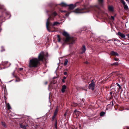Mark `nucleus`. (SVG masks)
Masks as SVG:
<instances>
[{"label":"nucleus","instance_id":"79ce46f5","mask_svg":"<svg viewBox=\"0 0 129 129\" xmlns=\"http://www.w3.org/2000/svg\"><path fill=\"white\" fill-rule=\"evenodd\" d=\"M62 12H65V11H61Z\"/></svg>","mask_w":129,"mask_h":129},{"label":"nucleus","instance_id":"f704fd0d","mask_svg":"<svg viewBox=\"0 0 129 129\" xmlns=\"http://www.w3.org/2000/svg\"><path fill=\"white\" fill-rule=\"evenodd\" d=\"M113 105H114V104H113V102H112V106H113Z\"/></svg>","mask_w":129,"mask_h":129},{"label":"nucleus","instance_id":"4c0bfd02","mask_svg":"<svg viewBox=\"0 0 129 129\" xmlns=\"http://www.w3.org/2000/svg\"><path fill=\"white\" fill-rule=\"evenodd\" d=\"M69 15V14H66V16H68V15Z\"/></svg>","mask_w":129,"mask_h":129},{"label":"nucleus","instance_id":"a878e982","mask_svg":"<svg viewBox=\"0 0 129 129\" xmlns=\"http://www.w3.org/2000/svg\"><path fill=\"white\" fill-rule=\"evenodd\" d=\"M111 19L113 20H114V16H111Z\"/></svg>","mask_w":129,"mask_h":129},{"label":"nucleus","instance_id":"2eb2a0df","mask_svg":"<svg viewBox=\"0 0 129 129\" xmlns=\"http://www.w3.org/2000/svg\"><path fill=\"white\" fill-rule=\"evenodd\" d=\"M59 24H60L59 23L57 22H55L53 23L52 24V25L53 26H55Z\"/></svg>","mask_w":129,"mask_h":129},{"label":"nucleus","instance_id":"49530a36","mask_svg":"<svg viewBox=\"0 0 129 129\" xmlns=\"http://www.w3.org/2000/svg\"><path fill=\"white\" fill-rule=\"evenodd\" d=\"M126 1H127L128 0H126Z\"/></svg>","mask_w":129,"mask_h":129},{"label":"nucleus","instance_id":"bb28decb","mask_svg":"<svg viewBox=\"0 0 129 129\" xmlns=\"http://www.w3.org/2000/svg\"><path fill=\"white\" fill-rule=\"evenodd\" d=\"M55 127L57 128V121H56L55 122Z\"/></svg>","mask_w":129,"mask_h":129},{"label":"nucleus","instance_id":"a211bd4d","mask_svg":"<svg viewBox=\"0 0 129 129\" xmlns=\"http://www.w3.org/2000/svg\"><path fill=\"white\" fill-rule=\"evenodd\" d=\"M68 62V59H66L64 64V66H66Z\"/></svg>","mask_w":129,"mask_h":129},{"label":"nucleus","instance_id":"c9c22d12","mask_svg":"<svg viewBox=\"0 0 129 129\" xmlns=\"http://www.w3.org/2000/svg\"><path fill=\"white\" fill-rule=\"evenodd\" d=\"M66 77H63V79H66Z\"/></svg>","mask_w":129,"mask_h":129},{"label":"nucleus","instance_id":"ddd939ff","mask_svg":"<svg viewBox=\"0 0 129 129\" xmlns=\"http://www.w3.org/2000/svg\"><path fill=\"white\" fill-rule=\"evenodd\" d=\"M66 85H64L62 86V88L61 89V91L62 92H64L65 91V89H66Z\"/></svg>","mask_w":129,"mask_h":129},{"label":"nucleus","instance_id":"393cba45","mask_svg":"<svg viewBox=\"0 0 129 129\" xmlns=\"http://www.w3.org/2000/svg\"><path fill=\"white\" fill-rule=\"evenodd\" d=\"M114 60L116 61H119V59L118 58H114Z\"/></svg>","mask_w":129,"mask_h":129},{"label":"nucleus","instance_id":"c756f323","mask_svg":"<svg viewBox=\"0 0 129 129\" xmlns=\"http://www.w3.org/2000/svg\"><path fill=\"white\" fill-rule=\"evenodd\" d=\"M74 112H75L76 113V114L77 113H78L80 112L79 111H76V110H75V111H74Z\"/></svg>","mask_w":129,"mask_h":129},{"label":"nucleus","instance_id":"412c9836","mask_svg":"<svg viewBox=\"0 0 129 129\" xmlns=\"http://www.w3.org/2000/svg\"><path fill=\"white\" fill-rule=\"evenodd\" d=\"M57 36L58 38V42H60V36L59 35H57Z\"/></svg>","mask_w":129,"mask_h":129},{"label":"nucleus","instance_id":"a18cd8bd","mask_svg":"<svg viewBox=\"0 0 129 129\" xmlns=\"http://www.w3.org/2000/svg\"><path fill=\"white\" fill-rule=\"evenodd\" d=\"M93 7V6H91V7Z\"/></svg>","mask_w":129,"mask_h":129},{"label":"nucleus","instance_id":"1a4fd4ad","mask_svg":"<svg viewBox=\"0 0 129 129\" xmlns=\"http://www.w3.org/2000/svg\"><path fill=\"white\" fill-rule=\"evenodd\" d=\"M110 54L112 56H118V54L116 52H114V51H111L110 52Z\"/></svg>","mask_w":129,"mask_h":129},{"label":"nucleus","instance_id":"58836bf2","mask_svg":"<svg viewBox=\"0 0 129 129\" xmlns=\"http://www.w3.org/2000/svg\"><path fill=\"white\" fill-rule=\"evenodd\" d=\"M47 83H48V82H47V81H46V82H45V84H46Z\"/></svg>","mask_w":129,"mask_h":129},{"label":"nucleus","instance_id":"72a5a7b5","mask_svg":"<svg viewBox=\"0 0 129 129\" xmlns=\"http://www.w3.org/2000/svg\"><path fill=\"white\" fill-rule=\"evenodd\" d=\"M23 69L22 68H20V70H23Z\"/></svg>","mask_w":129,"mask_h":129},{"label":"nucleus","instance_id":"cd10ccee","mask_svg":"<svg viewBox=\"0 0 129 129\" xmlns=\"http://www.w3.org/2000/svg\"><path fill=\"white\" fill-rule=\"evenodd\" d=\"M2 50H1V51L2 52V51H5V50L3 47H2Z\"/></svg>","mask_w":129,"mask_h":129},{"label":"nucleus","instance_id":"39448f33","mask_svg":"<svg viewBox=\"0 0 129 129\" xmlns=\"http://www.w3.org/2000/svg\"><path fill=\"white\" fill-rule=\"evenodd\" d=\"M83 10V9H80L79 8H77L74 10L73 12L76 13H83L86 12H82V11Z\"/></svg>","mask_w":129,"mask_h":129},{"label":"nucleus","instance_id":"9d476101","mask_svg":"<svg viewBox=\"0 0 129 129\" xmlns=\"http://www.w3.org/2000/svg\"><path fill=\"white\" fill-rule=\"evenodd\" d=\"M68 6H69V9L71 10L73 9L76 6V4H75L74 5L73 4H71L69 5H68Z\"/></svg>","mask_w":129,"mask_h":129},{"label":"nucleus","instance_id":"b1692460","mask_svg":"<svg viewBox=\"0 0 129 129\" xmlns=\"http://www.w3.org/2000/svg\"><path fill=\"white\" fill-rule=\"evenodd\" d=\"M99 2L101 4H102L103 2V0H98Z\"/></svg>","mask_w":129,"mask_h":129},{"label":"nucleus","instance_id":"9b49d317","mask_svg":"<svg viewBox=\"0 0 129 129\" xmlns=\"http://www.w3.org/2000/svg\"><path fill=\"white\" fill-rule=\"evenodd\" d=\"M108 10L109 11L113 12L114 10L112 6H109L108 7Z\"/></svg>","mask_w":129,"mask_h":129},{"label":"nucleus","instance_id":"423d86ee","mask_svg":"<svg viewBox=\"0 0 129 129\" xmlns=\"http://www.w3.org/2000/svg\"><path fill=\"white\" fill-rule=\"evenodd\" d=\"M95 85V84L94 83H93L92 81L91 83L89 85V89L93 90L94 89Z\"/></svg>","mask_w":129,"mask_h":129},{"label":"nucleus","instance_id":"e433bc0d","mask_svg":"<svg viewBox=\"0 0 129 129\" xmlns=\"http://www.w3.org/2000/svg\"><path fill=\"white\" fill-rule=\"evenodd\" d=\"M62 82H64L65 81L64 79H62Z\"/></svg>","mask_w":129,"mask_h":129},{"label":"nucleus","instance_id":"ea45409f","mask_svg":"<svg viewBox=\"0 0 129 129\" xmlns=\"http://www.w3.org/2000/svg\"><path fill=\"white\" fill-rule=\"evenodd\" d=\"M19 81H20V80H19ZM18 81V80H17V79H16V82H17V81Z\"/></svg>","mask_w":129,"mask_h":129},{"label":"nucleus","instance_id":"f8f14e48","mask_svg":"<svg viewBox=\"0 0 129 129\" xmlns=\"http://www.w3.org/2000/svg\"><path fill=\"white\" fill-rule=\"evenodd\" d=\"M86 49L85 46L84 45L83 46L82 48L81 49L82 51L81 52H80V53L81 54L85 52V51H86Z\"/></svg>","mask_w":129,"mask_h":129},{"label":"nucleus","instance_id":"6e6552de","mask_svg":"<svg viewBox=\"0 0 129 129\" xmlns=\"http://www.w3.org/2000/svg\"><path fill=\"white\" fill-rule=\"evenodd\" d=\"M117 34L120 37L122 38H124L125 37V36L124 35L120 32H118L117 33Z\"/></svg>","mask_w":129,"mask_h":129},{"label":"nucleus","instance_id":"6ab92c4d","mask_svg":"<svg viewBox=\"0 0 129 129\" xmlns=\"http://www.w3.org/2000/svg\"><path fill=\"white\" fill-rule=\"evenodd\" d=\"M120 2L123 6L125 5V3L123 0H120Z\"/></svg>","mask_w":129,"mask_h":129},{"label":"nucleus","instance_id":"2f4dec72","mask_svg":"<svg viewBox=\"0 0 129 129\" xmlns=\"http://www.w3.org/2000/svg\"><path fill=\"white\" fill-rule=\"evenodd\" d=\"M64 74L65 75H66L67 74V73L66 72H64Z\"/></svg>","mask_w":129,"mask_h":129},{"label":"nucleus","instance_id":"37998d69","mask_svg":"<svg viewBox=\"0 0 129 129\" xmlns=\"http://www.w3.org/2000/svg\"><path fill=\"white\" fill-rule=\"evenodd\" d=\"M127 35L128 36V37H129V34H127Z\"/></svg>","mask_w":129,"mask_h":129},{"label":"nucleus","instance_id":"473e14b6","mask_svg":"<svg viewBox=\"0 0 129 129\" xmlns=\"http://www.w3.org/2000/svg\"><path fill=\"white\" fill-rule=\"evenodd\" d=\"M67 112H66L64 114V116H66V115H67Z\"/></svg>","mask_w":129,"mask_h":129},{"label":"nucleus","instance_id":"f3484780","mask_svg":"<svg viewBox=\"0 0 129 129\" xmlns=\"http://www.w3.org/2000/svg\"><path fill=\"white\" fill-rule=\"evenodd\" d=\"M112 65L118 66L119 65V63L118 62H115L111 64Z\"/></svg>","mask_w":129,"mask_h":129},{"label":"nucleus","instance_id":"5701e85b","mask_svg":"<svg viewBox=\"0 0 129 129\" xmlns=\"http://www.w3.org/2000/svg\"><path fill=\"white\" fill-rule=\"evenodd\" d=\"M105 114V112H101L100 113V115L101 116H103Z\"/></svg>","mask_w":129,"mask_h":129},{"label":"nucleus","instance_id":"0eeeda50","mask_svg":"<svg viewBox=\"0 0 129 129\" xmlns=\"http://www.w3.org/2000/svg\"><path fill=\"white\" fill-rule=\"evenodd\" d=\"M58 111V107H57L56 108L55 110V111L54 112V115L53 116V119L56 116L57 114V113Z\"/></svg>","mask_w":129,"mask_h":129},{"label":"nucleus","instance_id":"de8ad7c7","mask_svg":"<svg viewBox=\"0 0 129 129\" xmlns=\"http://www.w3.org/2000/svg\"><path fill=\"white\" fill-rule=\"evenodd\" d=\"M23 119V118H22V119H21L22 120V119Z\"/></svg>","mask_w":129,"mask_h":129},{"label":"nucleus","instance_id":"dca6fc26","mask_svg":"<svg viewBox=\"0 0 129 129\" xmlns=\"http://www.w3.org/2000/svg\"><path fill=\"white\" fill-rule=\"evenodd\" d=\"M6 106L7 107L8 109L9 110L11 109L10 105L9 103H8L6 104Z\"/></svg>","mask_w":129,"mask_h":129},{"label":"nucleus","instance_id":"4be33fe9","mask_svg":"<svg viewBox=\"0 0 129 129\" xmlns=\"http://www.w3.org/2000/svg\"><path fill=\"white\" fill-rule=\"evenodd\" d=\"M2 124L3 125V126H4L5 127H6V123L5 122H2Z\"/></svg>","mask_w":129,"mask_h":129},{"label":"nucleus","instance_id":"c03bdc74","mask_svg":"<svg viewBox=\"0 0 129 129\" xmlns=\"http://www.w3.org/2000/svg\"><path fill=\"white\" fill-rule=\"evenodd\" d=\"M112 93H111V92H110V94H112Z\"/></svg>","mask_w":129,"mask_h":129},{"label":"nucleus","instance_id":"7c9ffc66","mask_svg":"<svg viewBox=\"0 0 129 129\" xmlns=\"http://www.w3.org/2000/svg\"><path fill=\"white\" fill-rule=\"evenodd\" d=\"M3 6H1L0 5V9H3Z\"/></svg>","mask_w":129,"mask_h":129},{"label":"nucleus","instance_id":"aec40b11","mask_svg":"<svg viewBox=\"0 0 129 129\" xmlns=\"http://www.w3.org/2000/svg\"><path fill=\"white\" fill-rule=\"evenodd\" d=\"M124 8L126 10L128 9V7L127 5H125L123 6Z\"/></svg>","mask_w":129,"mask_h":129},{"label":"nucleus","instance_id":"7ed1b4c3","mask_svg":"<svg viewBox=\"0 0 129 129\" xmlns=\"http://www.w3.org/2000/svg\"><path fill=\"white\" fill-rule=\"evenodd\" d=\"M57 15V13L55 12H54L52 14V15L50 16L49 18L47 19V21L46 23V27L47 30L49 32H50L49 28L48 26H50L52 25L51 23L49 21L50 20H52L53 18Z\"/></svg>","mask_w":129,"mask_h":129},{"label":"nucleus","instance_id":"20e7f679","mask_svg":"<svg viewBox=\"0 0 129 129\" xmlns=\"http://www.w3.org/2000/svg\"><path fill=\"white\" fill-rule=\"evenodd\" d=\"M19 125L21 128L25 129L26 127L28 126L27 125H25V122L24 121H21L19 122Z\"/></svg>","mask_w":129,"mask_h":129},{"label":"nucleus","instance_id":"f03ea898","mask_svg":"<svg viewBox=\"0 0 129 129\" xmlns=\"http://www.w3.org/2000/svg\"><path fill=\"white\" fill-rule=\"evenodd\" d=\"M62 35L66 37V38H64L62 39L61 43L62 45L74 43L75 39L73 38L70 37L67 32L64 31L62 33Z\"/></svg>","mask_w":129,"mask_h":129},{"label":"nucleus","instance_id":"a19ab883","mask_svg":"<svg viewBox=\"0 0 129 129\" xmlns=\"http://www.w3.org/2000/svg\"><path fill=\"white\" fill-rule=\"evenodd\" d=\"M88 62H85V63H86V64H88Z\"/></svg>","mask_w":129,"mask_h":129},{"label":"nucleus","instance_id":"f257e3e1","mask_svg":"<svg viewBox=\"0 0 129 129\" xmlns=\"http://www.w3.org/2000/svg\"><path fill=\"white\" fill-rule=\"evenodd\" d=\"M47 56L45 55L43 52H41L39 54L38 59L36 58H33L30 60L29 66L30 67H37L39 63V61H46V58H45Z\"/></svg>","mask_w":129,"mask_h":129},{"label":"nucleus","instance_id":"4468645a","mask_svg":"<svg viewBox=\"0 0 129 129\" xmlns=\"http://www.w3.org/2000/svg\"><path fill=\"white\" fill-rule=\"evenodd\" d=\"M60 5L62 6L63 7H66V6H68V5H67L66 4L64 3H62L60 4Z\"/></svg>","mask_w":129,"mask_h":129},{"label":"nucleus","instance_id":"c85d7f7f","mask_svg":"<svg viewBox=\"0 0 129 129\" xmlns=\"http://www.w3.org/2000/svg\"><path fill=\"white\" fill-rule=\"evenodd\" d=\"M117 86H119V88L120 89L121 88V86L118 83H117Z\"/></svg>","mask_w":129,"mask_h":129}]
</instances>
